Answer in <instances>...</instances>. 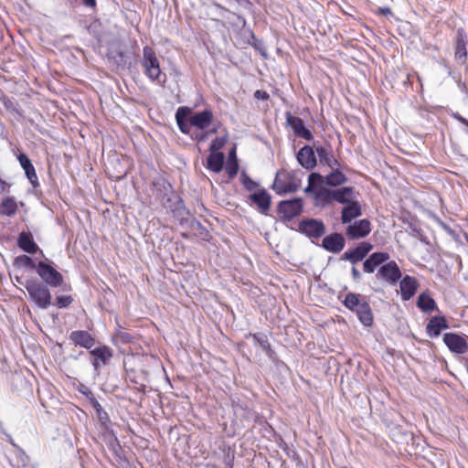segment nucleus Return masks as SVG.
I'll list each match as a JSON object with an SVG mask.
<instances>
[{"instance_id":"f257e3e1","label":"nucleus","mask_w":468,"mask_h":468,"mask_svg":"<svg viewBox=\"0 0 468 468\" xmlns=\"http://www.w3.org/2000/svg\"><path fill=\"white\" fill-rule=\"evenodd\" d=\"M141 65L148 79L156 81L162 86L165 85L166 82V75L162 72L159 59L152 48L148 46L144 48Z\"/></svg>"},{"instance_id":"f03ea898","label":"nucleus","mask_w":468,"mask_h":468,"mask_svg":"<svg viewBox=\"0 0 468 468\" xmlns=\"http://www.w3.org/2000/svg\"><path fill=\"white\" fill-rule=\"evenodd\" d=\"M25 288L28 293L30 301L41 309L48 308L51 303V293L46 284L37 280H27Z\"/></svg>"},{"instance_id":"7ed1b4c3","label":"nucleus","mask_w":468,"mask_h":468,"mask_svg":"<svg viewBox=\"0 0 468 468\" xmlns=\"http://www.w3.org/2000/svg\"><path fill=\"white\" fill-rule=\"evenodd\" d=\"M37 272L46 285L58 287L63 283V276L61 273L43 261L37 263Z\"/></svg>"},{"instance_id":"20e7f679","label":"nucleus","mask_w":468,"mask_h":468,"mask_svg":"<svg viewBox=\"0 0 468 468\" xmlns=\"http://www.w3.org/2000/svg\"><path fill=\"white\" fill-rule=\"evenodd\" d=\"M299 229L311 239H319L325 233V227L322 220L314 218L303 219Z\"/></svg>"},{"instance_id":"39448f33","label":"nucleus","mask_w":468,"mask_h":468,"mask_svg":"<svg viewBox=\"0 0 468 468\" xmlns=\"http://www.w3.org/2000/svg\"><path fill=\"white\" fill-rule=\"evenodd\" d=\"M278 210L282 218L290 220L301 214L303 210V201L301 198L282 201L279 203Z\"/></svg>"},{"instance_id":"423d86ee","label":"nucleus","mask_w":468,"mask_h":468,"mask_svg":"<svg viewBox=\"0 0 468 468\" xmlns=\"http://www.w3.org/2000/svg\"><path fill=\"white\" fill-rule=\"evenodd\" d=\"M400 277L401 271L394 261L382 265L377 273L378 279H382L390 284H396Z\"/></svg>"},{"instance_id":"0eeeda50","label":"nucleus","mask_w":468,"mask_h":468,"mask_svg":"<svg viewBox=\"0 0 468 468\" xmlns=\"http://www.w3.org/2000/svg\"><path fill=\"white\" fill-rule=\"evenodd\" d=\"M371 231V224L367 219H360L350 223L346 228V236L350 239H362Z\"/></svg>"},{"instance_id":"6e6552de","label":"nucleus","mask_w":468,"mask_h":468,"mask_svg":"<svg viewBox=\"0 0 468 468\" xmlns=\"http://www.w3.org/2000/svg\"><path fill=\"white\" fill-rule=\"evenodd\" d=\"M443 341L448 348L456 354H464L468 350V343L465 337L455 334L446 333L443 336Z\"/></svg>"},{"instance_id":"1a4fd4ad","label":"nucleus","mask_w":468,"mask_h":468,"mask_svg":"<svg viewBox=\"0 0 468 468\" xmlns=\"http://www.w3.org/2000/svg\"><path fill=\"white\" fill-rule=\"evenodd\" d=\"M285 116L287 125L292 129L296 136L303 138L307 141L313 139L312 133L307 128H305L303 121L301 118L293 116L290 112H286Z\"/></svg>"},{"instance_id":"9d476101","label":"nucleus","mask_w":468,"mask_h":468,"mask_svg":"<svg viewBox=\"0 0 468 468\" xmlns=\"http://www.w3.org/2000/svg\"><path fill=\"white\" fill-rule=\"evenodd\" d=\"M296 159L302 167L308 170L314 168L317 164L315 154L309 145H304L299 150Z\"/></svg>"},{"instance_id":"9b49d317","label":"nucleus","mask_w":468,"mask_h":468,"mask_svg":"<svg viewBox=\"0 0 468 468\" xmlns=\"http://www.w3.org/2000/svg\"><path fill=\"white\" fill-rule=\"evenodd\" d=\"M213 113L210 110L196 112L189 117V124L198 130L207 129L212 122Z\"/></svg>"},{"instance_id":"f8f14e48","label":"nucleus","mask_w":468,"mask_h":468,"mask_svg":"<svg viewBox=\"0 0 468 468\" xmlns=\"http://www.w3.org/2000/svg\"><path fill=\"white\" fill-rule=\"evenodd\" d=\"M372 245L368 242H362L356 248L351 250H346L343 254V259L351 261L352 263L362 261L366 255L372 250Z\"/></svg>"},{"instance_id":"ddd939ff","label":"nucleus","mask_w":468,"mask_h":468,"mask_svg":"<svg viewBox=\"0 0 468 468\" xmlns=\"http://www.w3.org/2000/svg\"><path fill=\"white\" fill-rule=\"evenodd\" d=\"M467 36L463 29L459 28L456 32L455 40V59L460 63H464L467 58Z\"/></svg>"},{"instance_id":"4468645a","label":"nucleus","mask_w":468,"mask_h":468,"mask_svg":"<svg viewBox=\"0 0 468 468\" xmlns=\"http://www.w3.org/2000/svg\"><path fill=\"white\" fill-rule=\"evenodd\" d=\"M322 246L330 252H340L345 247V239L339 233H333L324 238Z\"/></svg>"},{"instance_id":"2eb2a0df","label":"nucleus","mask_w":468,"mask_h":468,"mask_svg":"<svg viewBox=\"0 0 468 468\" xmlns=\"http://www.w3.org/2000/svg\"><path fill=\"white\" fill-rule=\"evenodd\" d=\"M418 282L415 278L406 275L399 283V289L401 293V298L403 301H409L413 297L417 289H418Z\"/></svg>"},{"instance_id":"dca6fc26","label":"nucleus","mask_w":468,"mask_h":468,"mask_svg":"<svg viewBox=\"0 0 468 468\" xmlns=\"http://www.w3.org/2000/svg\"><path fill=\"white\" fill-rule=\"evenodd\" d=\"M69 339L77 346L87 349L91 348L95 344V339L90 333L83 330L73 331L69 335Z\"/></svg>"},{"instance_id":"f3484780","label":"nucleus","mask_w":468,"mask_h":468,"mask_svg":"<svg viewBox=\"0 0 468 468\" xmlns=\"http://www.w3.org/2000/svg\"><path fill=\"white\" fill-rule=\"evenodd\" d=\"M361 206L357 201L346 205L341 211L342 223L347 224L359 216H361Z\"/></svg>"},{"instance_id":"a211bd4d","label":"nucleus","mask_w":468,"mask_h":468,"mask_svg":"<svg viewBox=\"0 0 468 468\" xmlns=\"http://www.w3.org/2000/svg\"><path fill=\"white\" fill-rule=\"evenodd\" d=\"M251 201L257 206L261 213L265 214L271 206V197L265 190H260L250 195Z\"/></svg>"},{"instance_id":"6ab92c4d","label":"nucleus","mask_w":468,"mask_h":468,"mask_svg":"<svg viewBox=\"0 0 468 468\" xmlns=\"http://www.w3.org/2000/svg\"><path fill=\"white\" fill-rule=\"evenodd\" d=\"M333 197L338 203L348 205L356 201V193L353 187H342L333 190Z\"/></svg>"},{"instance_id":"aec40b11","label":"nucleus","mask_w":468,"mask_h":468,"mask_svg":"<svg viewBox=\"0 0 468 468\" xmlns=\"http://www.w3.org/2000/svg\"><path fill=\"white\" fill-rule=\"evenodd\" d=\"M298 188V184L290 180L286 179L283 180L282 178H275V181L272 185V189L276 191L277 194L282 195L287 193H292L296 191Z\"/></svg>"},{"instance_id":"412c9836","label":"nucleus","mask_w":468,"mask_h":468,"mask_svg":"<svg viewBox=\"0 0 468 468\" xmlns=\"http://www.w3.org/2000/svg\"><path fill=\"white\" fill-rule=\"evenodd\" d=\"M17 243L19 248L27 253L34 254L38 250V246L33 240L30 233L21 232Z\"/></svg>"},{"instance_id":"4be33fe9","label":"nucleus","mask_w":468,"mask_h":468,"mask_svg":"<svg viewBox=\"0 0 468 468\" xmlns=\"http://www.w3.org/2000/svg\"><path fill=\"white\" fill-rule=\"evenodd\" d=\"M447 323L444 317L434 316L427 324V332L431 336H438L442 329L447 328Z\"/></svg>"},{"instance_id":"5701e85b","label":"nucleus","mask_w":468,"mask_h":468,"mask_svg":"<svg viewBox=\"0 0 468 468\" xmlns=\"http://www.w3.org/2000/svg\"><path fill=\"white\" fill-rule=\"evenodd\" d=\"M358 320L360 323L369 327L373 324V314L370 308L369 303L366 301L360 305V307L356 311Z\"/></svg>"},{"instance_id":"b1692460","label":"nucleus","mask_w":468,"mask_h":468,"mask_svg":"<svg viewBox=\"0 0 468 468\" xmlns=\"http://www.w3.org/2000/svg\"><path fill=\"white\" fill-rule=\"evenodd\" d=\"M18 160H19L21 166L25 170L27 177L34 185L37 181V176L36 170H35L30 159L27 157V154H20L18 155Z\"/></svg>"},{"instance_id":"393cba45","label":"nucleus","mask_w":468,"mask_h":468,"mask_svg":"<svg viewBox=\"0 0 468 468\" xmlns=\"http://www.w3.org/2000/svg\"><path fill=\"white\" fill-rule=\"evenodd\" d=\"M223 153H210L207 156V168L214 173H219L223 168L224 164Z\"/></svg>"},{"instance_id":"a878e982","label":"nucleus","mask_w":468,"mask_h":468,"mask_svg":"<svg viewBox=\"0 0 468 468\" xmlns=\"http://www.w3.org/2000/svg\"><path fill=\"white\" fill-rule=\"evenodd\" d=\"M418 307L425 312L429 313L436 309V303L427 292H422L419 295L417 301Z\"/></svg>"},{"instance_id":"bb28decb","label":"nucleus","mask_w":468,"mask_h":468,"mask_svg":"<svg viewBox=\"0 0 468 468\" xmlns=\"http://www.w3.org/2000/svg\"><path fill=\"white\" fill-rule=\"evenodd\" d=\"M332 169L333 171L324 177V182L330 186H337L345 184L346 182V176L338 169H335V167Z\"/></svg>"},{"instance_id":"cd10ccee","label":"nucleus","mask_w":468,"mask_h":468,"mask_svg":"<svg viewBox=\"0 0 468 468\" xmlns=\"http://www.w3.org/2000/svg\"><path fill=\"white\" fill-rule=\"evenodd\" d=\"M316 152L322 164L326 165L331 168H334L337 165L336 159L328 148L320 146L316 148Z\"/></svg>"},{"instance_id":"c85d7f7f","label":"nucleus","mask_w":468,"mask_h":468,"mask_svg":"<svg viewBox=\"0 0 468 468\" xmlns=\"http://www.w3.org/2000/svg\"><path fill=\"white\" fill-rule=\"evenodd\" d=\"M90 355L94 359L101 362L102 365H107L112 356V352L108 346H104L91 350Z\"/></svg>"},{"instance_id":"c756f323","label":"nucleus","mask_w":468,"mask_h":468,"mask_svg":"<svg viewBox=\"0 0 468 468\" xmlns=\"http://www.w3.org/2000/svg\"><path fill=\"white\" fill-rule=\"evenodd\" d=\"M365 300L360 298L359 294L354 292H348L345 300L343 301L344 305L352 312H355L365 303Z\"/></svg>"},{"instance_id":"7c9ffc66","label":"nucleus","mask_w":468,"mask_h":468,"mask_svg":"<svg viewBox=\"0 0 468 468\" xmlns=\"http://www.w3.org/2000/svg\"><path fill=\"white\" fill-rule=\"evenodd\" d=\"M247 337L251 338L254 346L260 347L266 354H269L271 352V345L268 341L267 336L264 334H261V333L253 334V335L250 334Z\"/></svg>"},{"instance_id":"2f4dec72","label":"nucleus","mask_w":468,"mask_h":468,"mask_svg":"<svg viewBox=\"0 0 468 468\" xmlns=\"http://www.w3.org/2000/svg\"><path fill=\"white\" fill-rule=\"evenodd\" d=\"M315 203L317 205H325L329 204L334 200L333 197V190L326 189L324 187H320L315 191Z\"/></svg>"},{"instance_id":"473e14b6","label":"nucleus","mask_w":468,"mask_h":468,"mask_svg":"<svg viewBox=\"0 0 468 468\" xmlns=\"http://www.w3.org/2000/svg\"><path fill=\"white\" fill-rule=\"evenodd\" d=\"M17 209V205L13 197H6L0 206V214L5 216H13Z\"/></svg>"},{"instance_id":"72a5a7b5","label":"nucleus","mask_w":468,"mask_h":468,"mask_svg":"<svg viewBox=\"0 0 468 468\" xmlns=\"http://www.w3.org/2000/svg\"><path fill=\"white\" fill-rule=\"evenodd\" d=\"M324 183V177L317 173H312L308 177V186L305 187L304 192L310 193L313 192L315 194L316 185Z\"/></svg>"},{"instance_id":"f704fd0d","label":"nucleus","mask_w":468,"mask_h":468,"mask_svg":"<svg viewBox=\"0 0 468 468\" xmlns=\"http://www.w3.org/2000/svg\"><path fill=\"white\" fill-rule=\"evenodd\" d=\"M15 264L18 267H27L30 269H37L34 261L27 255H21L16 258Z\"/></svg>"},{"instance_id":"c9c22d12","label":"nucleus","mask_w":468,"mask_h":468,"mask_svg":"<svg viewBox=\"0 0 468 468\" xmlns=\"http://www.w3.org/2000/svg\"><path fill=\"white\" fill-rule=\"evenodd\" d=\"M227 143V138L225 137H216L209 147L210 153H219L218 150H220L225 144Z\"/></svg>"},{"instance_id":"e433bc0d","label":"nucleus","mask_w":468,"mask_h":468,"mask_svg":"<svg viewBox=\"0 0 468 468\" xmlns=\"http://www.w3.org/2000/svg\"><path fill=\"white\" fill-rule=\"evenodd\" d=\"M93 407L95 408V410L97 411V416H98L99 420L102 423H106L109 420L107 412L102 409V407L101 406V404L98 401H95L93 403Z\"/></svg>"},{"instance_id":"4c0bfd02","label":"nucleus","mask_w":468,"mask_h":468,"mask_svg":"<svg viewBox=\"0 0 468 468\" xmlns=\"http://www.w3.org/2000/svg\"><path fill=\"white\" fill-rule=\"evenodd\" d=\"M369 257L379 266L389 259V254L387 252H375Z\"/></svg>"},{"instance_id":"58836bf2","label":"nucleus","mask_w":468,"mask_h":468,"mask_svg":"<svg viewBox=\"0 0 468 468\" xmlns=\"http://www.w3.org/2000/svg\"><path fill=\"white\" fill-rule=\"evenodd\" d=\"M73 299L71 296L66 295V296H58L56 298V305L58 308H66L68 307L71 303Z\"/></svg>"},{"instance_id":"ea45409f","label":"nucleus","mask_w":468,"mask_h":468,"mask_svg":"<svg viewBox=\"0 0 468 468\" xmlns=\"http://www.w3.org/2000/svg\"><path fill=\"white\" fill-rule=\"evenodd\" d=\"M190 109L187 107H180L177 109L176 112V122H179L180 120L186 121L187 116L190 113Z\"/></svg>"},{"instance_id":"a19ab883","label":"nucleus","mask_w":468,"mask_h":468,"mask_svg":"<svg viewBox=\"0 0 468 468\" xmlns=\"http://www.w3.org/2000/svg\"><path fill=\"white\" fill-rule=\"evenodd\" d=\"M378 266V265L377 264V262L372 261V259L369 257L368 259H367L364 261V263H363V270H364L365 272L372 273V272H374L375 269Z\"/></svg>"},{"instance_id":"79ce46f5","label":"nucleus","mask_w":468,"mask_h":468,"mask_svg":"<svg viewBox=\"0 0 468 468\" xmlns=\"http://www.w3.org/2000/svg\"><path fill=\"white\" fill-rule=\"evenodd\" d=\"M226 171H227L228 175L229 176V177H234L237 175V173H238V164H237V162L235 161L233 164H229L226 167Z\"/></svg>"},{"instance_id":"37998d69","label":"nucleus","mask_w":468,"mask_h":468,"mask_svg":"<svg viewBox=\"0 0 468 468\" xmlns=\"http://www.w3.org/2000/svg\"><path fill=\"white\" fill-rule=\"evenodd\" d=\"M217 133V128H214L212 129L211 131L209 132H207V133H198L196 134L195 138L196 140H197L198 142H204L207 140V136L211 133Z\"/></svg>"},{"instance_id":"c03bdc74","label":"nucleus","mask_w":468,"mask_h":468,"mask_svg":"<svg viewBox=\"0 0 468 468\" xmlns=\"http://www.w3.org/2000/svg\"><path fill=\"white\" fill-rule=\"evenodd\" d=\"M177 125L180 129V131L183 133H189L191 125L189 122L187 123L186 121L180 120L179 122H176Z\"/></svg>"},{"instance_id":"a18cd8bd","label":"nucleus","mask_w":468,"mask_h":468,"mask_svg":"<svg viewBox=\"0 0 468 468\" xmlns=\"http://www.w3.org/2000/svg\"><path fill=\"white\" fill-rule=\"evenodd\" d=\"M254 96H255V98L261 99V100H268L270 97L266 91H261V90H256L254 93Z\"/></svg>"},{"instance_id":"49530a36","label":"nucleus","mask_w":468,"mask_h":468,"mask_svg":"<svg viewBox=\"0 0 468 468\" xmlns=\"http://www.w3.org/2000/svg\"><path fill=\"white\" fill-rule=\"evenodd\" d=\"M244 184L249 190H252L254 187L257 186V184L250 178Z\"/></svg>"},{"instance_id":"de8ad7c7","label":"nucleus","mask_w":468,"mask_h":468,"mask_svg":"<svg viewBox=\"0 0 468 468\" xmlns=\"http://www.w3.org/2000/svg\"><path fill=\"white\" fill-rule=\"evenodd\" d=\"M351 272H352V276H353L354 280L356 281V280L360 279L361 274H360V272L355 267L352 268V271Z\"/></svg>"},{"instance_id":"09e8293b","label":"nucleus","mask_w":468,"mask_h":468,"mask_svg":"<svg viewBox=\"0 0 468 468\" xmlns=\"http://www.w3.org/2000/svg\"><path fill=\"white\" fill-rule=\"evenodd\" d=\"M378 13L387 16L391 14V10L388 7H381L378 9Z\"/></svg>"},{"instance_id":"8fccbe9b","label":"nucleus","mask_w":468,"mask_h":468,"mask_svg":"<svg viewBox=\"0 0 468 468\" xmlns=\"http://www.w3.org/2000/svg\"><path fill=\"white\" fill-rule=\"evenodd\" d=\"M82 1H83V4L89 7H94L96 5V0H82Z\"/></svg>"},{"instance_id":"3c124183","label":"nucleus","mask_w":468,"mask_h":468,"mask_svg":"<svg viewBox=\"0 0 468 468\" xmlns=\"http://www.w3.org/2000/svg\"><path fill=\"white\" fill-rule=\"evenodd\" d=\"M101 365H102L101 362H100V361H98L96 359H93L92 366H93L95 371H99L101 367Z\"/></svg>"},{"instance_id":"603ef678","label":"nucleus","mask_w":468,"mask_h":468,"mask_svg":"<svg viewBox=\"0 0 468 468\" xmlns=\"http://www.w3.org/2000/svg\"><path fill=\"white\" fill-rule=\"evenodd\" d=\"M455 118L457 120H459L462 123L465 124L468 126V120L464 119L463 117L458 115V116H455Z\"/></svg>"},{"instance_id":"864d4df0","label":"nucleus","mask_w":468,"mask_h":468,"mask_svg":"<svg viewBox=\"0 0 468 468\" xmlns=\"http://www.w3.org/2000/svg\"><path fill=\"white\" fill-rule=\"evenodd\" d=\"M154 195L156 196V198H158L160 201L164 202L165 196H166V193H165L164 195H162L161 193H156Z\"/></svg>"},{"instance_id":"5fc2aeb1","label":"nucleus","mask_w":468,"mask_h":468,"mask_svg":"<svg viewBox=\"0 0 468 468\" xmlns=\"http://www.w3.org/2000/svg\"><path fill=\"white\" fill-rule=\"evenodd\" d=\"M238 19H239V23H241L243 26L245 25L246 21L243 17L238 16Z\"/></svg>"},{"instance_id":"6e6d98bb","label":"nucleus","mask_w":468,"mask_h":468,"mask_svg":"<svg viewBox=\"0 0 468 468\" xmlns=\"http://www.w3.org/2000/svg\"><path fill=\"white\" fill-rule=\"evenodd\" d=\"M166 186H167V187H170V185H169V184H167V183H165V182H164V188H166Z\"/></svg>"},{"instance_id":"4d7b16f0","label":"nucleus","mask_w":468,"mask_h":468,"mask_svg":"<svg viewBox=\"0 0 468 468\" xmlns=\"http://www.w3.org/2000/svg\"><path fill=\"white\" fill-rule=\"evenodd\" d=\"M233 154H235V150L234 149L230 153V155H233Z\"/></svg>"}]
</instances>
